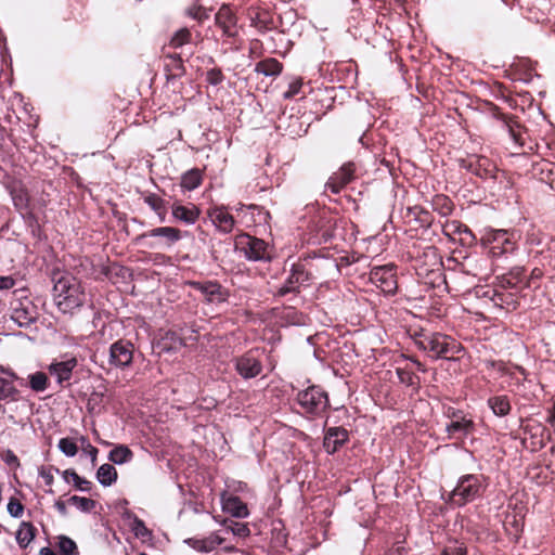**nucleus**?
Segmentation results:
<instances>
[{
  "mask_svg": "<svg viewBox=\"0 0 555 555\" xmlns=\"http://www.w3.org/2000/svg\"><path fill=\"white\" fill-rule=\"evenodd\" d=\"M452 227L455 232L464 234L466 237H469L470 240L475 238L472 230L467 225L460 222H453Z\"/></svg>",
  "mask_w": 555,
  "mask_h": 555,
  "instance_id": "obj_54",
  "label": "nucleus"
},
{
  "mask_svg": "<svg viewBox=\"0 0 555 555\" xmlns=\"http://www.w3.org/2000/svg\"><path fill=\"white\" fill-rule=\"evenodd\" d=\"M77 366V359L72 357L64 361L53 362L49 365V373L56 378L59 385L72 378L73 370Z\"/></svg>",
  "mask_w": 555,
  "mask_h": 555,
  "instance_id": "obj_18",
  "label": "nucleus"
},
{
  "mask_svg": "<svg viewBox=\"0 0 555 555\" xmlns=\"http://www.w3.org/2000/svg\"><path fill=\"white\" fill-rule=\"evenodd\" d=\"M11 319L21 327L28 326L38 319L37 307L28 298L12 302Z\"/></svg>",
  "mask_w": 555,
  "mask_h": 555,
  "instance_id": "obj_11",
  "label": "nucleus"
},
{
  "mask_svg": "<svg viewBox=\"0 0 555 555\" xmlns=\"http://www.w3.org/2000/svg\"><path fill=\"white\" fill-rule=\"evenodd\" d=\"M132 456L133 453L127 446L115 447L108 454L109 461L118 465L131 461Z\"/></svg>",
  "mask_w": 555,
  "mask_h": 555,
  "instance_id": "obj_30",
  "label": "nucleus"
},
{
  "mask_svg": "<svg viewBox=\"0 0 555 555\" xmlns=\"http://www.w3.org/2000/svg\"><path fill=\"white\" fill-rule=\"evenodd\" d=\"M542 243V234L534 225H531L526 234V244L529 246H538Z\"/></svg>",
  "mask_w": 555,
  "mask_h": 555,
  "instance_id": "obj_45",
  "label": "nucleus"
},
{
  "mask_svg": "<svg viewBox=\"0 0 555 555\" xmlns=\"http://www.w3.org/2000/svg\"><path fill=\"white\" fill-rule=\"evenodd\" d=\"M8 512L12 517L18 518L23 515L24 506L18 500L11 498L8 503Z\"/></svg>",
  "mask_w": 555,
  "mask_h": 555,
  "instance_id": "obj_49",
  "label": "nucleus"
},
{
  "mask_svg": "<svg viewBox=\"0 0 555 555\" xmlns=\"http://www.w3.org/2000/svg\"><path fill=\"white\" fill-rule=\"evenodd\" d=\"M501 120L504 130L508 133L513 142L518 145H524L522 130L519 122L513 116L507 115H503Z\"/></svg>",
  "mask_w": 555,
  "mask_h": 555,
  "instance_id": "obj_23",
  "label": "nucleus"
},
{
  "mask_svg": "<svg viewBox=\"0 0 555 555\" xmlns=\"http://www.w3.org/2000/svg\"><path fill=\"white\" fill-rule=\"evenodd\" d=\"M20 399V390L12 380L0 377V402H15Z\"/></svg>",
  "mask_w": 555,
  "mask_h": 555,
  "instance_id": "obj_26",
  "label": "nucleus"
},
{
  "mask_svg": "<svg viewBox=\"0 0 555 555\" xmlns=\"http://www.w3.org/2000/svg\"><path fill=\"white\" fill-rule=\"evenodd\" d=\"M487 403L494 415L499 417L508 415L512 409L509 398L505 395L490 397Z\"/></svg>",
  "mask_w": 555,
  "mask_h": 555,
  "instance_id": "obj_24",
  "label": "nucleus"
},
{
  "mask_svg": "<svg viewBox=\"0 0 555 555\" xmlns=\"http://www.w3.org/2000/svg\"><path fill=\"white\" fill-rule=\"evenodd\" d=\"M492 269L489 264L488 259L482 257L479 258L475 267L474 275L479 276L480 279H486L490 275Z\"/></svg>",
  "mask_w": 555,
  "mask_h": 555,
  "instance_id": "obj_42",
  "label": "nucleus"
},
{
  "mask_svg": "<svg viewBox=\"0 0 555 555\" xmlns=\"http://www.w3.org/2000/svg\"><path fill=\"white\" fill-rule=\"evenodd\" d=\"M57 447L66 456H75L78 452L76 442L70 438L60 439Z\"/></svg>",
  "mask_w": 555,
  "mask_h": 555,
  "instance_id": "obj_39",
  "label": "nucleus"
},
{
  "mask_svg": "<svg viewBox=\"0 0 555 555\" xmlns=\"http://www.w3.org/2000/svg\"><path fill=\"white\" fill-rule=\"evenodd\" d=\"M450 439H464L475 430V423L472 418L461 416V420H453L446 426Z\"/></svg>",
  "mask_w": 555,
  "mask_h": 555,
  "instance_id": "obj_19",
  "label": "nucleus"
},
{
  "mask_svg": "<svg viewBox=\"0 0 555 555\" xmlns=\"http://www.w3.org/2000/svg\"><path fill=\"white\" fill-rule=\"evenodd\" d=\"M235 369L243 378H253L261 373L260 361L251 353L247 352L235 361Z\"/></svg>",
  "mask_w": 555,
  "mask_h": 555,
  "instance_id": "obj_14",
  "label": "nucleus"
},
{
  "mask_svg": "<svg viewBox=\"0 0 555 555\" xmlns=\"http://www.w3.org/2000/svg\"><path fill=\"white\" fill-rule=\"evenodd\" d=\"M144 202L153 209L155 212H162L163 207L166 206L165 199L160 196L151 193L144 197Z\"/></svg>",
  "mask_w": 555,
  "mask_h": 555,
  "instance_id": "obj_43",
  "label": "nucleus"
},
{
  "mask_svg": "<svg viewBox=\"0 0 555 555\" xmlns=\"http://www.w3.org/2000/svg\"><path fill=\"white\" fill-rule=\"evenodd\" d=\"M209 218L215 227L222 233H230L235 225L234 217L223 206L215 207L209 210Z\"/></svg>",
  "mask_w": 555,
  "mask_h": 555,
  "instance_id": "obj_17",
  "label": "nucleus"
},
{
  "mask_svg": "<svg viewBox=\"0 0 555 555\" xmlns=\"http://www.w3.org/2000/svg\"><path fill=\"white\" fill-rule=\"evenodd\" d=\"M132 531L134 535L138 538H149L151 537V531L146 528L143 520L135 517L132 524Z\"/></svg>",
  "mask_w": 555,
  "mask_h": 555,
  "instance_id": "obj_48",
  "label": "nucleus"
},
{
  "mask_svg": "<svg viewBox=\"0 0 555 555\" xmlns=\"http://www.w3.org/2000/svg\"><path fill=\"white\" fill-rule=\"evenodd\" d=\"M203 182V172L198 168L188 170L181 177L180 185L184 191H193Z\"/></svg>",
  "mask_w": 555,
  "mask_h": 555,
  "instance_id": "obj_25",
  "label": "nucleus"
},
{
  "mask_svg": "<svg viewBox=\"0 0 555 555\" xmlns=\"http://www.w3.org/2000/svg\"><path fill=\"white\" fill-rule=\"evenodd\" d=\"M159 346L164 351H173L183 346V339L176 332L168 331L160 339Z\"/></svg>",
  "mask_w": 555,
  "mask_h": 555,
  "instance_id": "obj_31",
  "label": "nucleus"
},
{
  "mask_svg": "<svg viewBox=\"0 0 555 555\" xmlns=\"http://www.w3.org/2000/svg\"><path fill=\"white\" fill-rule=\"evenodd\" d=\"M53 294L56 306L63 313H72L80 308L85 300V289L78 279L68 273L53 276Z\"/></svg>",
  "mask_w": 555,
  "mask_h": 555,
  "instance_id": "obj_2",
  "label": "nucleus"
},
{
  "mask_svg": "<svg viewBox=\"0 0 555 555\" xmlns=\"http://www.w3.org/2000/svg\"><path fill=\"white\" fill-rule=\"evenodd\" d=\"M463 166L482 179L494 178L495 166L485 156H476Z\"/></svg>",
  "mask_w": 555,
  "mask_h": 555,
  "instance_id": "obj_20",
  "label": "nucleus"
},
{
  "mask_svg": "<svg viewBox=\"0 0 555 555\" xmlns=\"http://www.w3.org/2000/svg\"><path fill=\"white\" fill-rule=\"evenodd\" d=\"M349 440V433L346 428L330 427L325 430L323 447L328 454H334Z\"/></svg>",
  "mask_w": 555,
  "mask_h": 555,
  "instance_id": "obj_13",
  "label": "nucleus"
},
{
  "mask_svg": "<svg viewBox=\"0 0 555 555\" xmlns=\"http://www.w3.org/2000/svg\"><path fill=\"white\" fill-rule=\"evenodd\" d=\"M412 337L416 347L435 360H454L464 350L455 338L439 332L420 330L414 331Z\"/></svg>",
  "mask_w": 555,
  "mask_h": 555,
  "instance_id": "obj_1",
  "label": "nucleus"
},
{
  "mask_svg": "<svg viewBox=\"0 0 555 555\" xmlns=\"http://www.w3.org/2000/svg\"><path fill=\"white\" fill-rule=\"evenodd\" d=\"M65 481L69 482L70 480L74 482V486L80 491H90L91 482L82 477H80L75 470L66 469L62 473Z\"/></svg>",
  "mask_w": 555,
  "mask_h": 555,
  "instance_id": "obj_33",
  "label": "nucleus"
},
{
  "mask_svg": "<svg viewBox=\"0 0 555 555\" xmlns=\"http://www.w3.org/2000/svg\"><path fill=\"white\" fill-rule=\"evenodd\" d=\"M522 274L524 268L516 267L507 275H509L514 281L518 280L519 283L521 281Z\"/></svg>",
  "mask_w": 555,
  "mask_h": 555,
  "instance_id": "obj_58",
  "label": "nucleus"
},
{
  "mask_svg": "<svg viewBox=\"0 0 555 555\" xmlns=\"http://www.w3.org/2000/svg\"><path fill=\"white\" fill-rule=\"evenodd\" d=\"M235 247L243 253L249 261H271L272 248L261 238L251 236L247 233H241L235 238Z\"/></svg>",
  "mask_w": 555,
  "mask_h": 555,
  "instance_id": "obj_6",
  "label": "nucleus"
},
{
  "mask_svg": "<svg viewBox=\"0 0 555 555\" xmlns=\"http://www.w3.org/2000/svg\"><path fill=\"white\" fill-rule=\"evenodd\" d=\"M53 470H55L56 473H60V469L59 468H54V467H41L39 469V476L44 480V483L47 486H52L53 485V481H54V476H53Z\"/></svg>",
  "mask_w": 555,
  "mask_h": 555,
  "instance_id": "obj_52",
  "label": "nucleus"
},
{
  "mask_svg": "<svg viewBox=\"0 0 555 555\" xmlns=\"http://www.w3.org/2000/svg\"><path fill=\"white\" fill-rule=\"evenodd\" d=\"M36 528L30 524L23 521L16 532V541L22 548H25L34 540Z\"/></svg>",
  "mask_w": 555,
  "mask_h": 555,
  "instance_id": "obj_28",
  "label": "nucleus"
},
{
  "mask_svg": "<svg viewBox=\"0 0 555 555\" xmlns=\"http://www.w3.org/2000/svg\"><path fill=\"white\" fill-rule=\"evenodd\" d=\"M444 416L450 418L451 421L453 420H461V416H465V414L460 411V410H456L452 406H448L444 412H443Z\"/></svg>",
  "mask_w": 555,
  "mask_h": 555,
  "instance_id": "obj_55",
  "label": "nucleus"
},
{
  "mask_svg": "<svg viewBox=\"0 0 555 555\" xmlns=\"http://www.w3.org/2000/svg\"><path fill=\"white\" fill-rule=\"evenodd\" d=\"M0 373L8 375L11 378L10 380L12 382L20 379L16 373L11 369L0 366Z\"/></svg>",
  "mask_w": 555,
  "mask_h": 555,
  "instance_id": "obj_60",
  "label": "nucleus"
},
{
  "mask_svg": "<svg viewBox=\"0 0 555 555\" xmlns=\"http://www.w3.org/2000/svg\"><path fill=\"white\" fill-rule=\"evenodd\" d=\"M59 550L63 555H76L78 553L76 542L66 535L59 538Z\"/></svg>",
  "mask_w": 555,
  "mask_h": 555,
  "instance_id": "obj_37",
  "label": "nucleus"
},
{
  "mask_svg": "<svg viewBox=\"0 0 555 555\" xmlns=\"http://www.w3.org/2000/svg\"><path fill=\"white\" fill-rule=\"evenodd\" d=\"M228 528L231 530V532L240 538H246L250 534V530L246 524L237 522V521H231V524L228 526Z\"/></svg>",
  "mask_w": 555,
  "mask_h": 555,
  "instance_id": "obj_46",
  "label": "nucleus"
},
{
  "mask_svg": "<svg viewBox=\"0 0 555 555\" xmlns=\"http://www.w3.org/2000/svg\"><path fill=\"white\" fill-rule=\"evenodd\" d=\"M491 300L493 301V304L495 306H499V307L506 306L507 308H509V307H512L513 309L516 308V301L513 298L512 294L505 295L503 293L493 292Z\"/></svg>",
  "mask_w": 555,
  "mask_h": 555,
  "instance_id": "obj_38",
  "label": "nucleus"
},
{
  "mask_svg": "<svg viewBox=\"0 0 555 555\" xmlns=\"http://www.w3.org/2000/svg\"><path fill=\"white\" fill-rule=\"evenodd\" d=\"M189 285L198 292L207 304L219 305L228 300L229 292L217 281H191Z\"/></svg>",
  "mask_w": 555,
  "mask_h": 555,
  "instance_id": "obj_8",
  "label": "nucleus"
},
{
  "mask_svg": "<svg viewBox=\"0 0 555 555\" xmlns=\"http://www.w3.org/2000/svg\"><path fill=\"white\" fill-rule=\"evenodd\" d=\"M29 386L36 392H42L48 388V376L42 372L29 375Z\"/></svg>",
  "mask_w": 555,
  "mask_h": 555,
  "instance_id": "obj_35",
  "label": "nucleus"
},
{
  "mask_svg": "<svg viewBox=\"0 0 555 555\" xmlns=\"http://www.w3.org/2000/svg\"><path fill=\"white\" fill-rule=\"evenodd\" d=\"M10 194H11L14 206L18 210H25L28 208L29 197H28L27 191L23 186H21V185L13 186L10 190Z\"/></svg>",
  "mask_w": 555,
  "mask_h": 555,
  "instance_id": "obj_32",
  "label": "nucleus"
},
{
  "mask_svg": "<svg viewBox=\"0 0 555 555\" xmlns=\"http://www.w3.org/2000/svg\"><path fill=\"white\" fill-rule=\"evenodd\" d=\"M0 373L8 375L11 378L10 380L12 382L20 379L16 373L11 369L0 366Z\"/></svg>",
  "mask_w": 555,
  "mask_h": 555,
  "instance_id": "obj_59",
  "label": "nucleus"
},
{
  "mask_svg": "<svg viewBox=\"0 0 555 555\" xmlns=\"http://www.w3.org/2000/svg\"><path fill=\"white\" fill-rule=\"evenodd\" d=\"M435 206L441 216H449L452 214L453 204L447 196H438L435 201Z\"/></svg>",
  "mask_w": 555,
  "mask_h": 555,
  "instance_id": "obj_41",
  "label": "nucleus"
},
{
  "mask_svg": "<svg viewBox=\"0 0 555 555\" xmlns=\"http://www.w3.org/2000/svg\"><path fill=\"white\" fill-rule=\"evenodd\" d=\"M370 281L385 294H395L397 289L395 266L374 267L370 272Z\"/></svg>",
  "mask_w": 555,
  "mask_h": 555,
  "instance_id": "obj_10",
  "label": "nucleus"
},
{
  "mask_svg": "<svg viewBox=\"0 0 555 555\" xmlns=\"http://www.w3.org/2000/svg\"><path fill=\"white\" fill-rule=\"evenodd\" d=\"M518 285V280L514 281L509 275H504L501 279V286L503 288H516Z\"/></svg>",
  "mask_w": 555,
  "mask_h": 555,
  "instance_id": "obj_57",
  "label": "nucleus"
},
{
  "mask_svg": "<svg viewBox=\"0 0 555 555\" xmlns=\"http://www.w3.org/2000/svg\"><path fill=\"white\" fill-rule=\"evenodd\" d=\"M172 217L182 223L194 224L201 215V210L193 204L182 205L175 202L171 206Z\"/></svg>",
  "mask_w": 555,
  "mask_h": 555,
  "instance_id": "obj_21",
  "label": "nucleus"
},
{
  "mask_svg": "<svg viewBox=\"0 0 555 555\" xmlns=\"http://www.w3.org/2000/svg\"><path fill=\"white\" fill-rule=\"evenodd\" d=\"M224 76L219 68H211L206 74V80L212 86H217L222 82Z\"/></svg>",
  "mask_w": 555,
  "mask_h": 555,
  "instance_id": "obj_51",
  "label": "nucleus"
},
{
  "mask_svg": "<svg viewBox=\"0 0 555 555\" xmlns=\"http://www.w3.org/2000/svg\"><path fill=\"white\" fill-rule=\"evenodd\" d=\"M191 33L188 28L179 29L170 40L172 48H180L190 41Z\"/></svg>",
  "mask_w": 555,
  "mask_h": 555,
  "instance_id": "obj_40",
  "label": "nucleus"
},
{
  "mask_svg": "<svg viewBox=\"0 0 555 555\" xmlns=\"http://www.w3.org/2000/svg\"><path fill=\"white\" fill-rule=\"evenodd\" d=\"M2 461L9 466H14V467L20 466V460L12 450H7L3 453Z\"/></svg>",
  "mask_w": 555,
  "mask_h": 555,
  "instance_id": "obj_53",
  "label": "nucleus"
},
{
  "mask_svg": "<svg viewBox=\"0 0 555 555\" xmlns=\"http://www.w3.org/2000/svg\"><path fill=\"white\" fill-rule=\"evenodd\" d=\"M223 511L236 518H246L249 515L247 505L235 495H230L222 501Z\"/></svg>",
  "mask_w": 555,
  "mask_h": 555,
  "instance_id": "obj_22",
  "label": "nucleus"
},
{
  "mask_svg": "<svg viewBox=\"0 0 555 555\" xmlns=\"http://www.w3.org/2000/svg\"><path fill=\"white\" fill-rule=\"evenodd\" d=\"M223 539L218 535H210L204 540H195L193 547L202 553H209L214 551L218 545L222 544Z\"/></svg>",
  "mask_w": 555,
  "mask_h": 555,
  "instance_id": "obj_34",
  "label": "nucleus"
},
{
  "mask_svg": "<svg viewBox=\"0 0 555 555\" xmlns=\"http://www.w3.org/2000/svg\"><path fill=\"white\" fill-rule=\"evenodd\" d=\"M68 503L76 506L81 512H90L95 507V501L88 498L73 495L68 499Z\"/></svg>",
  "mask_w": 555,
  "mask_h": 555,
  "instance_id": "obj_36",
  "label": "nucleus"
},
{
  "mask_svg": "<svg viewBox=\"0 0 555 555\" xmlns=\"http://www.w3.org/2000/svg\"><path fill=\"white\" fill-rule=\"evenodd\" d=\"M142 236L159 238L160 246L171 247L182 238V232L173 227H159L145 232Z\"/></svg>",
  "mask_w": 555,
  "mask_h": 555,
  "instance_id": "obj_16",
  "label": "nucleus"
},
{
  "mask_svg": "<svg viewBox=\"0 0 555 555\" xmlns=\"http://www.w3.org/2000/svg\"><path fill=\"white\" fill-rule=\"evenodd\" d=\"M134 346L126 339L113 343L108 350V364L116 369L129 367L133 360Z\"/></svg>",
  "mask_w": 555,
  "mask_h": 555,
  "instance_id": "obj_9",
  "label": "nucleus"
},
{
  "mask_svg": "<svg viewBox=\"0 0 555 555\" xmlns=\"http://www.w3.org/2000/svg\"><path fill=\"white\" fill-rule=\"evenodd\" d=\"M328 408V395L318 385H311L306 389L299 390L294 400L295 411L308 420L324 416Z\"/></svg>",
  "mask_w": 555,
  "mask_h": 555,
  "instance_id": "obj_3",
  "label": "nucleus"
},
{
  "mask_svg": "<svg viewBox=\"0 0 555 555\" xmlns=\"http://www.w3.org/2000/svg\"><path fill=\"white\" fill-rule=\"evenodd\" d=\"M282 64L273 57L262 60L256 64L255 70L264 76H278L282 72Z\"/></svg>",
  "mask_w": 555,
  "mask_h": 555,
  "instance_id": "obj_27",
  "label": "nucleus"
},
{
  "mask_svg": "<svg viewBox=\"0 0 555 555\" xmlns=\"http://www.w3.org/2000/svg\"><path fill=\"white\" fill-rule=\"evenodd\" d=\"M79 440L81 442L85 453L90 456L91 463L94 465L96 462L99 450L95 447L91 446L86 437L81 436Z\"/></svg>",
  "mask_w": 555,
  "mask_h": 555,
  "instance_id": "obj_50",
  "label": "nucleus"
},
{
  "mask_svg": "<svg viewBox=\"0 0 555 555\" xmlns=\"http://www.w3.org/2000/svg\"><path fill=\"white\" fill-rule=\"evenodd\" d=\"M313 279V273L307 268L306 262H296L292 266L284 284L276 289L275 296L284 297L292 293L298 294L300 288L309 286Z\"/></svg>",
  "mask_w": 555,
  "mask_h": 555,
  "instance_id": "obj_7",
  "label": "nucleus"
},
{
  "mask_svg": "<svg viewBox=\"0 0 555 555\" xmlns=\"http://www.w3.org/2000/svg\"><path fill=\"white\" fill-rule=\"evenodd\" d=\"M302 85L304 83L301 78H294L289 82L287 91H285L283 94L284 99L291 100L299 95L301 92Z\"/></svg>",
  "mask_w": 555,
  "mask_h": 555,
  "instance_id": "obj_44",
  "label": "nucleus"
},
{
  "mask_svg": "<svg viewBox=\"0 0 555 555\" xmlns=\"http://www.w3.org/2000/svg\"><path fill=\"white\" fill-rule=\"evenodd\" d=\"M396 373L400 383L406 386H413L415 384L416 376L410 370L397 367Z\"/></svg>",
  "mask_w": 555,
  "mask_h": 555,
  "instance_id": "obj_47",
  "label": "nucleus"
},
{
  "mask_svg": "<svg viewBox=\"0 0 555 555\" xmlns=\"http://www.w3.org/2000/svg\"><path fill=\"white\" fill-rule=\"evenodd\" d=\"M40 555H57V554L50 547H42L40 550Z\"/></svg>",
  "mask_w": 555,
  "mask_h": 555,
  "instance_id": "obj_64",
  "label": "nucleus"
},
{
  "mask_svg": "<svg viewBox=\"0 0 555 555\" xmlns=\"http://www.w3.org/2000/svg\"><path fill=\"white\" fill-rule=\"evenodd\" d=\"M444 555H466V551L462 547H454L453 550H446Z\"/></svg>",
  "mask_w": 555,
  "mask_h": 555,
  "instance_id": "obj_61",
  "label": "nucleus"
},
{
  "mask_svg": "<svg viewBox=\"0 0 555 555\" xmlns=\"http://www.w3.org/2000/svg\"><path fill=\"white\" fill-rule=\"evenodd\" d=\"M216 24L223 31V35L227 37H236L238 34L236 26V16L232 12L229 5L223 4L215 16Z\"/></svg>",
  "mask_w": 555,
  "mask_h": 555,
  "instance_id": "obj_15",
  "label": "nucleus"
},
{
  "mask_svg": "<svg viewBox=\"0 0 555 555\" xmlns=\"http://www.w3.org/2000/svg\"><path fill=\"white\" fill-rule=\"evenodd\" d=\"M96 479L104 487L112 486L117 479V470L111 464H103L96 472Z\"/></svg>",
  "mask_w": 555,
  "mask_h": 555,
  "instance_id": "obj_29",
  "label": "nucleus"
},
{
  "mask_svg": "<svg viewBox=\"0 0 555 555\" xmlns=\"http://www.w3.org/2000/svg\"><path fill=\"white\" fill-rule=\"evenodd\" d=\"M519 238L517 230L490 229L483 234L481 244L492 259H500L517 250Z\"/></svg>",
  "mask_w": 555,
  "mask_h": 555,
  "instance_id": "obj_5",
  "label": "nucleus"
},
{
  "mask_svg": "<svg viewBox=\"0 0 555 555\" xmlns=\"http://www.w3.org/2000/svg\"><path fill=\"white\" fill-rule=\"evenodd\" d=\"M55 507H56V509H57L61 514H63V515H65V514H66V504H65V502H63V501H56V503H55Z\"/></svg>",
  "mask_w": 555,
  "mask_h": 555,
  "instance_id": "obj_62",
  "label": "nucleus"
},
{
  "mask_svg": "<svg viewBox=\"0 0 555 555\" xmlns=\"http://www.w3.org/2000/svg\"><path fill=\"white\" fill-rule=\"evenodd\" d=\"M488 488V477L482 474H466L459 478L456 486L449 493L448 503L455 507L481 498Z\"/></svg>",
  "mask_w": 555,
  "mask_h": 555,
  "instance_id": "obj_4",
  "label": "nucleus"
},
{
  "mask_svg": "<svg viewBox=\"0 0 555 555\" xmlns=\"http://www.w3.org/2000/svg\"><path fill=\"white\" fill-rule=\"evenodd\" d=\"M542 275H543L542 270H541V269H539V268H534V269L531 271V273H530V279H531V280L540 279Z\"/></svg>",
  "mask_w": 555,
  "mask_h": 555,
  "instance_id": "obj_63",
  "label": "nucleus"
},
{
  "mask_svg": "<svg viewBox=\"0 0 555 555\" xmlns=\"http://www.w3.org/2000/svg\"><path fill=\"white\" fill-rule=\"evenodd\" d=\"M15 286V280L12 276H0V291L11 289Z\"/></svg>",
  "mask_w": 555,
  "mask_h": 555,
  "instance_id": "obj_56",
  "label": "nucleus"
},
{
  "mask_svg": "<svg viewBox=\"0 0 555 555\" xmlns=\"http://www.w3.org/2000/svg\"><path fill=\"white\" fill-rule=\"evenodd\" d=\"M356 165L353 163L344 164L334 172L325 184V188L334 194H338L348 183L354 179Z\"/></svg>",
  "mask_w": 555,
  "mask_h": 555,
  "instance_id": "obj_12",
  "label": "nucleus"
}]
</instances>
